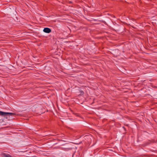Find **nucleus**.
<instances>
[{"mask_svg": "<svg viewBox=\"0 0 157 157\" xmlns=\"http://www.w3.org/2000/svg\"><path fill=\"white\" fill-rule=\"evenodd\" d=\"M15 114L11 113L5 112L0 111V115L5 116L6 115H9L10 116H13Z\"/></svg>", "mask_w": 157, "mask_h": 157, "instance_id": "nucleus-1", "label": "nucleus"}, {"mask_svg": "<svg viewBox=\"0 0 157 157\" xmlns=\"http://www.w3.org/2000/svg\"><path fill=\"white\" fill-rule=\"evenodd\" d=\"M43 31L47 33H49L51 32V29L48 28H45L43 29Z\"/></svg>", "mask_w": 157, "mask_h": 157, "instance_id": "nucleus-2", "label": "nucleus"}]
</instances>
